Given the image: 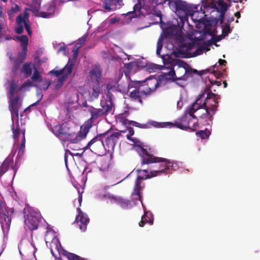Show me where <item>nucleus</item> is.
I'll return each mask as SVG.
<instances>
[{
	"label": "nucleus",
	"instance_id": "obj_1",
	"mask_svg": "<svg viewBox=\"0 0 260 260\" xmlns=\"http://www.w3.org/2000/svg\"><path fill=\"white\" fill-rule=\"evenodd\" d=\"M168 5L180 19V25H173L163 30L157 44L156 54H160L165 37L175 41L178 51L184 57H191L209 50L210 41L213 39L215 26L207 21L205 8H197L181 0H145V12L153 14L161 20L159 10Z\"/></svg>",
	"mask_w": 260,
	"mask_h": 260
},
{
	"label": "nucleus",
	"instance_id": "obj_2",
	"mask_svg": "<svg viewBox=\"0 0 260 260\" xmlns=\"http://www.w3.org/2000/svg\"><path fill=\"white\" fill-rule=\"evenodd\" d=\"M219 99L217 94L212 93L207 88L198 95L192 105L187 108L178 127L194 131L199 126V121L208 124L216 111Z\"/></svg>",
	"mask_w": 260,
	"mask_h": 260
},
{
	"label": "nucleus",
	"instance_id": "obj_3",
	"mask_svg": "<svg viewBox=\"0 0 260 260\" xmlns=\"http://www.w3.org/2000/svg\"><path fill=\"white\" fill-rule=\"evenodd\" d=\"M32 86H34V83L32 80H28L20 86L18 82L13 80L10 82L9 86L7 87L9 108L11 112L12 130L13 133L14 144L20 146L18 154L23 152L25 143V127L21 121L20 123L18 120V110L22 102L20 94L21 92L28 90Z\"/></svg>",
	"mask_w": 260,
	"mask_h": 260
},
{
	"label": "nucleus",
	"instance_id": "obj_4",
	"mask_svg": "<svg viewBox=\"0 0 260 260\" xmlns=\"http://www.w3.org/2000/svg\"><path fill=\"white\" fill-rule=\"evenodd\" d=\"M162 59L166 68L163 72L167 82L173 81L183 87L192 75L197 73L196 70L191 69L187 63L179 59H173L168 55H163Z\"/></svg>",
	"mask_w": 260,
	"mask_h": 260
},
{
	"label": "nucleus",
	"instance_id": "obj_5",
	"mask_svg": "<svg viewBox=\"0 0 260 260\" xmlns=\"http://www.w3.org/2000/svg\"><path fill=\"white\" fill-rule=\"evenodd\" d=\"M42 0H27L26 4L27 8H25L24 15H19L16 19V26L15 31L17 34H21L23 32V28L25 27L28 34L31 35V31L29 24L27 21L28 19V14L26 11L29 10L37 16L45 18H51L53 16L56 12L55 4L54 2L45 6V9L46 12H40Z\"/></svg>",
	"mask_w": 260,
	"mask_h": 260
},
{
	"label": "nucleus",
	"instance_id": "obj_6",
	"mask_svg": "<svg viewBox=\"0 0 260 260\" xmlns=\"http://www.w3.org/2000/svg\"><path fill=\"white\" fill-rule=\"evenodd\" d=\"M91 126L89 123L82 125L79 130L72 122L63 123L61 125L54 126L52 131L55 135L61 139L69 141L71 143H78L84 140Z\"/></svg>",
	"mask_w": 260,
	"mask_h": 260
},
{
	"label": "nucleus",
	"instance_id": "obj_7",
	"mask_svg": "<svg viewBox=\"0 0 260 260\" xmlns=\"http://www.w3.org/2000/svg\"><path fill=\"white\" fill-rule=\"evenodd\" d=\"M144 82H146V84L141 85L142 82L140 81H131L128 85H120V87L123 88L126 87L127 90L125 93L128 92L134 87L135 89L129 91L131 98L135 100H138L140 103H142L141 98L143 96L154 91L157 87L165 85L167 82V80L165 77L164 72H162L157 79L152 77L148 78Z\"/></svg>",
	"mask_w": 260,
	"mask_h": 260
},
{
	"label": "nucleus",
	"instance_id": "obj_8",
	"mask_svg": "<svg viewBox=\"0 0 260 260\" xmlns=\"http://www.w3.org/2000/svg\"><path fill=\"white\" fill-rule=\"evenodd\" d=\"M141 166L151 163L155 164V168L151 172L152 176H159L161 174H171L183 166L182 161L171 160L165 158L157 157L148 153L147 151L141 156Z\"/></svg>",
	"mask_w": 260,
	"mask_h": 260
},
{
	"label": "nucleus",
	"instance_id": "obj_9",
	"mask_svg": "<svg viewBox=\"0 0 260 260\" xmlns=\"http://www.w3.org/2000/svg\"><path fill=\"white\" fill-rule=\"evenodd\" d=\"M107 91L102 96L101 101L100 105L101 108H93L91 110L92 118H97L109 114H113L114 107L111 91H118L124 93L127 90V88L125 87L124 88H121L120 84L117 82H111L107 85Z\"/></svg>",
	"mask_w": 260,
	"mask_h": 260
},
{
	"label": "nucleus",
	"instance_id": "obj_10",
	"mask_svg": "<svg viewBox=\"0 0 260 260\" xmlns=\"http://www.w3.org/2000/svg\"><path fill=\"white\" fill-rule=\"evenodd\" d=\"M73 67V63L71 62L70 59L69 58V62L63 69L61 70L54 69L50 72L49 73L51 75H53L55 76L54 80H57L55 85L56 89H58L62 86L63 81L66 80L68 76L71 73Z\"/></svg>",
	"mask_w": 260,
	"mask_h": 260
},
{
	"label": "nucleus",
	"instance_id": "obj_11",
	"mask_svg": "<svg viewBox=\"0 0 260 260\" xmlns=\"http://www.w3.org/2000/svg\"><path fill=\"white\" fill-rule=\"evenodd\" d=\"M136 171L137 172L138 176L137 179L135 182V186L133 193V197H136L140 199L141 198V190L143 187V185L142 184V180L150 178L156 176H152L151 172L153 170L148 171L145 169H137Z\"/></svg>",
	"mask_w": 260,
	"mask_h": 260
},
{
	"label": "nucleus",
	"instance_id": "obj_12",
	"mask_svg": "<svg viewBox=\"0 0 260 260\" xmlns=\"http://www.w3.org/2000/svg\"><path fill=\"white\" fill-rule=\"evenodd\" d=\"M12 209H7L5 203L0 201V221L3 232H7L10 226L11 215L13 213Z\"/></svg>",
	"mask_w": 260,
	"mask_h": 260
},
{
	"label": "nucleus",
	"instance_id": "obj_13",
	"mask_svg": "<svg viewBox=\"0 0 260 260\" xmlns=\"http://www.w3.org/2000/svg\"><path fill=\"white\" fill-rule=\"evenodd\" d=\"M209 5L207 7V11L211 10L212 12H218L220 13L218 20L220 23H222L224 18V15L227 11L229 5L223 0H210Z\"/></svg>",
	"mask_w": 260,
	"mask_h": 260
},
{
	"label": "nucleus",
	"instance_id": "obj_14",
	"mask_svg": "<svg viewBox=\"0 0 260 260\" xmlns=\"http://www.w3.org/2000/svg\"><path fill=\"white\" fill-rule=\"evenodd\" d=\"M24 218L25 228L32 231L38 228L41 215L39 212L31 210L25 215Z\"/></svg>",
	"mask_w": 260,
	"mask_h": 260
},
{
	"label": "nucleus",
	"instance_id": "obj_15",
	"mask_svg": "<svg viewBox=\"0 0 260 260\" xmlns=\"http://www.w3.org/2000/svg\"><path fill=\"white\" fill-rule=\"evenodd\" d=\"M31 79L33 81L34 86L38 89L46 90L51 84L50 80L44 77L38 70H35Z\"/></svg>",
	"mask_w": 260,
	"mask_h": 260
},
{
	"label": "nucleus",
	"instance_id": "obj_16",
	"mask_svg": "<svg viewBox=\"0 0 260 260\" xmlns=\"http://www.w3.org/2000/svg\"><path fill=\"white\" fill-rule=\"evenodd\" d=\"M130 124H132L133 126H135L136 127H139L142 128H150L152 126L156 127V128H160V127H172L175 126L174 123L170 122H158L153 120H149L145 124H140L136 121H131Z\"/></svg>",
	"mask_w": 260,
	"mask_h": 260
},
{
	"label": "nucleus",
	"instance_id": "obj_17",
	"mask_svg": "<svg viewBox=\"0 0 260 260\" xmlns=\"http://www.w3.org/2000/svg\"><path fill=\"white\" fill-rule=\"evenodd\" d=\"M21 43L22 51L18 55L17 60L15 63L13 72L15 73L18 68V63H21L24 59L26 54L27 47L28 45V38L26 36H21L17 38Z\"/></svg>",
	"mask_w": 260,
	"mask_h": 260
},
{
	"label": "nucleus",
	"instance_id": "obj_18",
	"mask_svg": "<svg viewBox=\"0 0 260 260\" xmlns=\"http://www.w3.org/2000/svg\"><path fill=\"white\" fill-rule=\"evenodd\" d=\"M101 197L105 199V200L107 201V202L116 204L123 208L131 207L130 202L120 197L115 196L109 193H105L101 196Z\"/></svg>",
	"mask_w": 260,
	"mask_h": 260
},
{
	"label": "nucleus",
	"instance_id": "obj_19",
	"mask_svg": "<svg viewBox=\"0 0 260 260\" xmlns=\"http://www.w3.org/2000/svg\"><path fill=\"white\" fill-rule=\"evenodd\" d=\"M134 134V131L131 128L128 130V133L127 135V138L133 143L134 149L138 152L141 156L146 150L144 149L143 144L137 138H133L132 136Z\"/></svg>",
	"mask_w": 260,
	"mask_h": 260
},
{
	"label": "nucleus",
	"instance_id": "obj_20",
	"mask_svg": "<svg viewBox=\"0 0 260 260\" xmlns=\"http://www.w3.org/2000/svg\"><path fill=\"white\" fill-rule=\"evenodd\" d=\"M78 215L76 218V221L79 224L80 230L84 232L89 222V219L86 214L83 213L79 207L77 208Z\"/></svg>",
	"mask_w": 260,
	"mask_h": 260
},
{
	"label": "nucleus",
	"instance_id": "obj_21",
	"mask_svg": "<svg viewBox=\"0 0 260 260\" xmlns=\"http://www.w3.org/2000/svg\"><path fill=\"white\" fill-rule=\"evenodd\" d=\"M133 199L137 200L139 202H140V203L142 204L143 206V208L144 211V214L142 217L141 221L139 222V225L140 226H143L144 225V223L146 222L150 223L151 225H152L153 223V214L151 212H150L149 211H146V208L144 207L143 204H142V202L141 201V197L140 199H139L136 197H133Z\"/></svg>",
	"mask_w": 260,
	"mask_h": 260
},
{
	"label": "nucleus",
	"instance_id": "obj_22",
	"mask_svg": "<svg viewBox=\"0 0 260 260\" xmlns=\"http://www.w3.org/2000/svg\"><path fill=\"white\" fill-rule=\"evenodd\" d=\"M102 2L103 7L108 11L115 10L122 5L121 0H102Z\"/></svg>",
	"mask_w": 260,
	"mask_h": 260
},
{
	"label": "nucleus",
	"instance_id": "obj_23",
	"mask_svg": "<svg viewBox=\"0 0 260 260\" xmlns=\"http://www.w3.org/2000/svg\"><path fill=\"white\" fill-rule=\"evenodd\" d=\"M100 93V85L97 83L93 86L92 88L88 92L85 91L83 95L88 100H93L98 98Z\"/></svg>",
	"mask_w": 260,
	"mask_h": 260
},
{
	"label": "nucleus",
	"instance_id": "obj_24",
	"mask_svg": "<svg viewBox=\"0 0 260 260\" xmlns=\"http://www.w3.org/2000/svg\"><path fill=\"white\" fill-rule=\"evenodd\" d=\"M231 31V29L230 27V25H226L224 26L222 29V34L221 35L215 36V34L216 33V28H215V31L213 35L214 38L213 39L210 41V45H209L207 48H209L210 49V47L212 44V43L214 42H218L220 40H222V39L224 38L226 36L228 35L229 33H230Z\"/></svg>",
	"mask_w": 260,
	"mask_h": 260
},
{
	"label": "nucleus",
	"instance_id": "obj_25",
	"mask_svg": "<svg viewBox=\"0 0 260 260\" xmlns=\"http://www.w3.org/2000/svg\"><path fill=\"white\" fill-rule=\"evenodd\" d=\"M93 145V149H101L104 147V143L100 136L95 137L91 140L84 147L85 149H88Z\"/></svg>",
	"mask_w": 260,
	"mask_h": 260
},
{
	"label": "nucleus",
	"instance_id": "obj_26",
	"mask_svg": "<svg viewBox=\"0 0 260 260\" xmlns=\"http://www.w3.org/2000/svg\"><path fill=\"white\" fill-rule=\"evenodd\" d=\"M144 1L145 0H137L138 2L134 6V12L135 17L139 16L141 15H147L144 10ZM134 17V16H133Z\"/></svg>",
	"mask_w": 260,
	"mask_h": 260
},
{
	"label": "nucleus",
	"instance_id": "obj_27",
	"mask_svg": "<svg viewBox=\"0 0 260 260\" xmlns=\"http://www.w3.org/2000/svg\"><path fill=\"white\" fill-rule=\"evenodd\" d=\"M35 70L37 69L33 63H26L23 64L21 72L24 74L25 77H28L31 75L32 72L34 73Z\"/></svg>",
	"mask_w": 260,
	"mask_h": 260
},
{
	"label": "nucleus",
	"instance_id": "obj_28",
	"mask_svg": "<svg viewBox=\"0 0 260 260\" xmlns=\"http://www.w3.org/2000/svg\"><path fill=\"white\" fill-rule=\"evenodd\" d=\"M124 67L125 69V74L127 76V73H135L139 68V66L137 62L133 61L128 63H124Z\"/></svg>",
	"mask_w": 260,
	"mask_h": 260
},
{
	"label": "nucleus",
	"instance_id": "obj_29",
	"mask_svg": "<svg viewBox=\"0 0 260 260\" xmlns=\"http://www.w3.org/2000/svg\"><path fill=\"white\" fill-rule=\"evenodd\" d=\"M88 36V33H86L84 36H83L81 38L79 39L78 42L76 44V49H74L73 50V57L74 59H75L78 56V50L80 48L81 45L85 41Z\"/></svg>",
	"mask_w": 260,
	"mask_h": 260
},
{
	"label": "nucleus",
	"instance_id": "obj_30",
	"mask_svg": "<svg viewBox=\"0 0 260 260\" xmlns=\"http://www.w3.org/2000/svg\"><path fill=\"white\" fill-rule=\"evenodd\" d=\"M90 76L92 79L98 80L101 75V70L99 66L94 67L90 72Z\"/></svg>",
	"mask_w": 260,
	"mask_h": 260
},
{
	"label": "nucleus",
	"instance_id": "obj_31",
	"mask_svg": "<svg viewBox=\"0 0 260 260\" xmlns=\"http://www.w3.org/2000/svg\"><path fill=\"white\" fill-rule=\"evenodd\" d=\"M146 70L149 72H155L156 70H164L165 71V65L164 66H159L154 63H148L146 66Z\"/></svg>",
	"mask_w": 260,
	"mask_h": 260
},
{
	"label": "nucleus",
	"instance_id": "obj_32",
	"mask_svg": "<svg viewBox=\"0 0 260 260\" xmlns=\"http://www.w3.org/2000/svg\"><path fill=\"white\" fill-rule=\"evenodd\" d=\"M211 134V131L206 128L204 131H199L196 132V135L200 137L202 140H205L207 141Z\"/></svg>",
	"mask_w": 260,
	"mask_h": 260
},
{
	"label": "nucleus",
	"instance_id": "obj_33",
	"mask_svg": "<svg viewBox=\"0 0 260 260\" xmlns=\"http://www.w3.org/2000/svg\"><path fill=\"white\" fill-rule=\"evenodd\" d=\"M110 26L109 24L108 21L107 19H106L101 23V24L99 27H97L96 31H103L104 30L108 28Z\"/></svg>",
	"mask_w": 260,
	"mask_h": 260
},
{
	"label": "nucleus",
	"instance_id": "obj_34",
	"mask_svg": "<svg viewBox=\"0 0 260 260\" xmlns=\"http://www.w3.org/2000/svg\"><path fill=\"white\" fill-rule=\"evenodd\" d=\"M115 119L117 122L121 123L123 124L126 125L128 123V120H127L123 114H119L118 115L115 116Z\"/></svg>",
	"mask_w": 260,
	"mask_h": 260
},
{
	"label": "nucleus",
	"instance_id": "obj_35",
	"mask_svg": "<svg viewBox=\"0 0 260 260\" xmlns=\"http://www.w3.org/2000/svg\"><path fill=\"white\" fill-rule=\"evenodd\" d=\"M10 161L6 160L0 167V177L5 173L8 170Z\"/></svg>",
	"mask_w": 260,
	"mask_h": 260
},
{
	"label": "nucleus",
	"instance_id": "obj_36",
	"mask_svg": "<svg viewBox=\"0 0 260 260\" xmlns=\"http://www.w3.org/2000/svg\"><path fill=\"white\" fill-rule=\"evenodd\" d=\"M107 20L108 21L110 26H111L116 23H118L120 21V17L118 16L109 17L107 18Z\"/></svg>",
	"mask_w": 260,
	"mask_h": 260
},
{
	"label": "nucleus",
	"instance_id": "obj_37",
	"mask_svg": "<svg viewBox=\"0 0 260 260\" xmlns=\"http://www.w3.org/2000/svg\"><path fill=\"white\" fill-rule=\"evenodd\" d=\"M101 161L103 164L102 165L101 167L103 170L106 169L109 167V159L108 157H104L102 159Z\"/></svg>",
	"mask_w": 260,
	"mask_h": 260
},
{
	"label": "nucleus",
	"instance_id": "obj_38",
	"mask_svg": "<svg viewBox=\"0 0 260 260\" xmlns=\"http://www.w3.org/2000/svg\"><path fill=\"white\" fill-rule=\"evenodd\" d=\"M75 187L77 188V189L78 190V192L79 193L78 202L79 204V206H80L81 205V202H82V193L83 192V188H82L81 190H80V189L77 188V187Z\"/></svg>",
	"mask_w": 260,
	"mask_h": 260
},
{
	"label": "nucleus",
	"instance_id": "obj_39",
	"mask_svg": "<svg viewBox=\"0 0 260 260\" xmlns=\"http://www.w3.org/2000/svg\"><path fill=\"white\" fill-rule=\"evenodd\" d=\"M38 96L39 98V99L35 103L32 104L31 105H30L29 106V108H32L36 106H37L40 103V101H41L42 98V95L41 94H38Z\"/></svg>",
	"mask_w": 260,
	"mask_h": 260
},
{
	"label": "nucleus",
	"instance_id": "obj_40",
	"mask_svg": "<svg viewBox=\"0 0 260 260\" xmlns=\"http://www.w3.org/2000/svg\"><path fill=\"white\" fill-rule=\"evenodd\" d=\"M60 52H62L63 55H67V52L66 48L63 46H60L59 49L57 51V53H59Z\"/></svg>",
	"mask_w": 260,
	"mask_h": 260
},
{
	"label": "nucleus",
	"instance_id": "obj_41",
	"mask_svg": "<svg viewBox=\"0 0 260 260\" xmlns=\"http://www.w3.org/2000/svg\"><path fill=\"white\" fill-rule=\"evenodd\" d=\"M209 81L211 83V84L213 85H216L217 86H219L221 85V81H214V80H210L209 79Z\"/></svg>",
	"mask_w": 260,
	"mask_h": 260
},
{
	"label": "nucleus",
	"instance_id": "obj_42",
	"mask_svg": "<svg viewBox=\"0 0 260 260\" xmlns=\"http://www.w3.org/2000/svg\"><path fill=\"white\" fill-rule=\"evenodd\" d=\"M29 244L30 246H31V247L32 248H33V249H34V250H33V251H32V253H33V254H35V252H36V249H36V247H35V246L34 244L32 242H29Z\"/></svg>",
	"mask_w": 260,
	"mask_h": 260
},
{
	"label": "nucleus",
	"instance_id": "obj_43",
	"mask_svg": "<svg viewBox=\"0 0 260 260\" xmlns=\"http://www.w3.org/2000/svg\"><path fill=\"white\" fill-rule=\"evenodd\" d=\"M19 8L17 5H16L14 7L12 8L11 11L14 13L19 11Z\"/></svg>",
	"mask_w": 260,
	"mask_h": 260
},
{
	"label": "nucleus",
	"instance_id": "obj_44",
	"mask_svg": "<svg viewBox=\"0 0 260 260\" xmlns=\"http://www.w3.org/2000/svg\"><path fill=\"white\" fill-rule=\"evenodd\" d=\"M219 65L221 66H225L226 63V61L225 60L219 59L218 60Z\"/></svg>",
	"mask_w": 260,
	"mask_h": 260
},
{
	"label": "nucleus",
	"instance_id": "obj_45",
	"mask_svg": "<svg viewBox=\"0 0 260 260\" xmlns=\"http://www.w3.org/2000/svg\"><path fill=\"white\" fill-rule=\"evenodd\" d=\"M19 249L20 254L21 255L22 254V251H24L23 247L22 246V242H21L20 243V244L19 247Z\"/></svg>",
	"mask_w": 260,
	"mask_h": 260
},
{
	"label": "nucleus",
	"instance_id": "obj_46",
	"mask_svg": "<svg viewBox=\"0 0 260 260\" xmlns=\"http://www.w3.org/2000/svg\"><path fill=\"white\" fill-rule=\"evenodd\" d=\"M13 13H14L13 12H12L11 10V11L8 12V15L10 19H11L13 17Z\"/></svg>",
	"mask_w": 260,
	"mask_h": 260
},
{
	"label": "nucleus",
	"instance_id": "obj_47",
	"mask_svg": "<svg viewBox=\"0 0 260 260\" xmlns=\"http://www.w3.org/2000/svg\"><path fill=\"white\" fill-rule=\"evenodd\" d=\"M182 106V102L181 101H178L177 103V107L179 108H181Z\"/></svg>",
	"mask_w": 260,
	"mask_h": 260
},
{
	"label": "nucleus",
	"instance_id": "obj_48",
	"mask_svg": "<svg viewBox=\"0 0 260 260\" xmlns=\"http://www.w3.org/2000/svg\"><path fill=\"white\" fill-rule=\"evenodd\" d=\"M235 15L236 17H237L238 18H240V14L239 12H236L235 14Z\"/></svg>",
	"mask_w": 260,
	"mask_h": 260
},
{
	"label": "nucleus",
	"instance_id": "obj_49",
	"mask_svg": "<svg viewBox=\"0 0 260 260\" xmlns=\"http://www.w3.org/2000/svg\"><path fill=\"white\" fill-rule=\"evenodd\" d=\"M69 106H70V105H69V106H68V110H72V109H73V108H74V107H76L75 106H73V107H70Z\"/></svg>",
	"mask_w": 260,
	"mask_h": 260
},
{
	"label": "nucleus",
	"instance_id": "obj_50",
	"mask_svg": "<svg viewBox=\"0 0 260 260\" xmlns=\"http://www.w3.org/2000/svg\"><path fill=\"white\" fill-rule=\"evenodd\" d=\"M2 7L0 6V17H2L3 16V13H2Z\"/></svg>",
	"mask_w": 260,
	"mask_h": 260
},
{
	"label": "nucleus",
	"instance_id": "obj_51",
	"mask_svg": "<svg viewBox=\"0 0 260 260\" xmlns=\"http://www.w3.org/2000/svg\"><path fill=\"white\" fill-rule=\"evenodd\" d=\"M223 84H224V87H226L227 86V83H226V82L224 81V82H223Z\"/></svg>",
	"mask_w": 260,
	"mask_h": 260
},
{
	"label": "nucleus",
	"instance_id": "obj_52",
	"mask_svg": "<svg viewBox=\"0 0 260 260\" xmlns=\"http://www.w3.org/2000/svg\"><path fill=\"white\" fill-rule=\"evenodd\" d=\"M122 75H123L122 73H119V78H121L122 76Z\"/></svg>",
	"mask_w": 260,
	"mask_h": 260
},
{
	"label": "nucleus",
	"instance_id": "obj_53",
	"mask_svg": "<svg viewBox=\"0 0 260 260\" xmlns=\"http://www.w3.org/2000/svg\"><path fill=\"white\" fill-rule=\"evenodd\" d=\"M64 160H65V162H66V164L67 165V157H66V155L64 156Z\"/></svg>",
	"mask_w": 260,
	"mask_h": 260
},
{
	"label": "nucleus",
	"instance_id": "obj_54",
	"mask_svg": "<svg viewBox=\"0 0 260 260\" xmlns=\"http://www.w3.org/2000/svg\"><path fill=\"white\" fill-rule=\"evenodd\" d=\"M217 74H218V73H214L213 75H214V76H216Z\"/></svg>",
	"mask_w": 260,
	"mask_h": 260
},
{
	"label": "nucleus",
	"instance_id": "obj_55",
	"mask_svg": "<svg viewBox=\"0 0 260 260\" xmlns=\"http://www.w3.org/2000/svg\"><path fill=\"white\" fill-rule=\"evenodd\" d=\"M2 1H3L4 2H6L7 1V0H2Z\"/></svg>",
	"mask_w": 260,
	"mask_h": 260
},
{
	"label": "nucleus",
	"instance_id": "obj_56",
	"mask_svg": "<svg viewBox=\"0 0 260 260\" xmlns=\"http://www.w3.org/2000/svg\"><path fill=\"white\" fill-rule=\"evenodd\" d=\"M71 104H75L76 103H74V102H72Z\"/></svg>",
	"mask_w": 260,
	"mask_h": 260
},
{
	"label": "nucleus",
	"instance_id": "obj_57",
	"mask_svg": "<svg viewBox=\"0 0 260 260\" xmlns=\"http://www.w3.org/2000/svg\"><path fill=\"white\" fill-rule=\"evenodd\" d=\"M233 20H234V18H232V19H231V21H233Z\"/></svg>",
	"mask_w": 260,
	"mask_h": 260
},
{
	"label": "nucleus",
	"instance_id": "obj_58",
	"mask_svg": "<svg viewBox=\"0 0 260 260\" xmlns=\"http://www.w3.org/2000/svg\"><path fill=\"white\" fill-rule=\"evenodd\" d=\"M172 48H174V47L175 46V45L173 44H172Z\"/></svg>",
	"mask_w": 260,
	"mask_h": 260
},
{
	"label": "nucleus",
	"instance_id": "obj_59",
	"mask_svg": "<svg viewBox=\"0 0 260 260\" xmlns=\"http://www.w3.org/2000/svg\"><path fill=\"white\" fill-rule=\"evenodd\" d=\"M14 175H15V173H16V170H14Z\"/></svg>",
	"mask_w": 260,
	"mask_h": 260
},
{
	"label": "nucleus",
	"instance_id": "obj_60",
	"mask_svg": "<svg viewBox=\"0 0 260 260\" xmlns=\"http://www.w3.org/2000/svg\"><path fill=\"white\" fill-rule=\"evenodd\" d=\"M86 181V179L83 180V181L85 182Z\"/></svg>",
	"mask_w": 260,
	"mask_h": 260
}]
</instances>
